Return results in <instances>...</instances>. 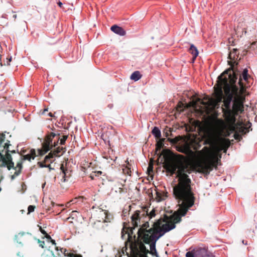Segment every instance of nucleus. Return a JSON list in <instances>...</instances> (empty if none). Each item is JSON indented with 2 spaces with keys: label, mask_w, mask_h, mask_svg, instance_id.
I'll return each instance as SVG.
<instances>
[{
  "label": "nucleus",
  "mask_w": 257,
  "mask_h": 257,
  "mask_svg": "<svg viewBox=\"0 0 257 257\" xmlns=\"http://www.w3.org/2000/svg\"><path fill=\"white\" fill-rule=\"evenodd\" d=\"M180 167L178 171V184L173 188V194L180 204L178 212H175L170 217L166 224H171L179 223L181 217L186 215L188 209L194 204L195 196L191 186V180L185 173L187 171V166L180 162ZM166 220L167 219L165 218Z\"/></svg>",
  "instance_id": "f257e3e1"
},
{
  "label": "nucleus",
  "mask_w": 257,
  "mask_h": 257,
  "mask_svg": "<svg viewBox=\"0 0 257 257\" xmlns=\"http://www.w3.org/2000/svg\"><path fill=\"white\" fill-rule=\"evenodd\" d=\"M205 145H209L210 147H204L198 153L201 156V160H198L193 163V166L198 168V171L206 175H208L214 168L217 169V165L221 157V155L218 157V146L226 149L230 145L228 139H224L219 137L212 132L208 133L205 138Z\"/></svg>",
  "instance_id": "f03ea898"
},
{
  "label": "nucleus",
  "mask_w": 257,
  "mask_h": 257,
  "mask_svg": "<svg viewBox=\"0 0 257 257\" xmlns=\"http://www.w3.org/2000/svg\"><path fill=\"white\" fill-rule=\"evenodd\" d=\"M221 74L217 78V83L214 87V99L212 100L214 105H218L223 102L225 108H222L224 117L232 116L230 103L234 97L238 93V87L235 85L237 78L235 75H229L228 77H223Z\"/></svg>",
  "instance_id": "7ed1b4c3"
},
{
  "label": "nucleus",
  "mask_w": 257,
  "mask_h": 257,
  "mask_svg": "<svg viewBox=\"0 0 257 257\" xmlns=\"http://www.w3.org/2000/svg\"><path fill=\"white\" fill-rule=\"evenodd\" d=\"M177 150L185 154L187 156L180 154H176L175 155L174 159L166 158L171 153L170 151L168 149L163 150L162 152L159 153L158 155L159 157L163 155L164 157L165 158L163 167L166 170L167 172L170 173L171 175L174 174H176V177L178 178V171L180 165V162H181L183 165L185 164L187 166V171H185V173L186 175L188 176L187 174H190L191 172V169L189 166L190 161L195 157V152L191 149L188 145L181 146L178 148Z\"/></svg>",
  "instance_id": "20e7f679"
},
{
  "label": "nucleus",
  "mask_w": 257,
  "mask_h": 257,
  "mask_svg": "<svg viewBox=\"0 0 257 257\" xmlns=\"http://www.w3.org/2000/svg\"><path fill=\"white\" fill-rule=\"evenodd\" d=\"M166 222L165 219L160 218L153 223L151 227H150L149 222H146L139 230L144 233L148 234L149 236L151 237L154 236L155 239L158 240L166 232L176 227V225L166 224Z\"/></svg>",
  "instance_id": "39448f33"
},
{
  "label": "nucleus",
  "mask_w": 257,
  "mask_h": 257,
  "mask_svg": "<svg viewBox=\"0 0 257 257\" xmlns=\"http://www.w3.org/2000/svg\"><path fill=\"white\" fill-rule=\"evenodd\" d=\"M148 214V207H144L141 210H136L131 216V224L132 226L124 227L122 230V233L124 231L125 228H126L125 233L127 234L128 238L132 237L134 234L133 230L138 226L140 227L138 230L142 228L143 225L146 222H149L145 216Z\"/></svg>",
  "instance_id": "423d86ee"
},
{
  "label": "nucleus",
  "mask_w": 257,
  "mask_h": 257,
  "mask_svg": "<svg viewBox=\"0 0 257 257\" xmlns=\"http://www.w3.org/2000/svg\"><path fill=\"white\" fill-rule=\"evenodd\" d=\"M5 134H0V168L7 167L9 170L13 167L14 162L10 154H9L10 141L5 142Z\"/></svg>",
  "instance_id": "0eeeda50"
},
{
  "label": "nucleus",
  "mask_w": 257,
  "mask_h": 257,
  "mask_svg": "<svg viewBox=\"0 0 257 257\" xmlns=\"http://www.w3.org/2000/svg\"><path fill=\"white\" fill-rule=\"evenodd\" d=\"M60 135L58 132L47 134L42 144V148L38 150V155L43 156L53 147L57 146L60 140Z\"/></svg>",
  "instance_id": "6e6552de"
},
{
  "label": "nucleus",
  "mask_w": 257,
  "mask_h": 257,
  "mask_svg": "<svg viewBox=\"0 0 257 257\" xmlns=\"http://www.w3.org/2000/svg\"><path fill=\"white\" fill-rule=\"evenodd\" d=\"M238 57L239 53L238 52V50L237 49H233L232 51L230 52L228 55V58L230 60L228 62V64L230 66V67L226 70L221 74H224L223 77L226 76L228 77V75L231 74L232 75H235V77L237 78L238 71L237 69L234 68V66L238 64V63L236 61L238 59Z\"/></svg>",
  "instance_id": "1a4fd4ad"
},
{
  "label": "nucleus",
  "mask_w": 257,
  "mask_h": 257,
  "mask_svg": "<svg viewBox=\"0 0 257 257\" xmlns=\"http://www.w3.org/2000/svg\"><path fill=\"white\" fill-rule=\"evenodd\" d=\"M137 234L139 239H141L146 244L150 245V250H149V253L155 255L156 257H159L156 249V244L157 240L155 239L154 236L151 237L149 236L148 234L144 233L140 230H138Z\"/></svg>",
  "instance_id": "9d476101"
},
{
  "label": "nucleus",
  "mask_w": 257,
  "mask_h": 257,
  "mask_svg": "<svg viewBox=\"0 0 257 257\" xmlns=\"http://www.w3.org/2000/svg\"><path fill=\"white\" fill-rule=\"evenodd\" d=\"M244 97L238 95L234 97L233 101L232 108L231 109L232 111V116L235 117L239 114L242 113L244 111L243 103L244 101Z\"/></svg>",
  "instance_id": "9b49d317"
},
{
  "label": "nucleus",
  "mask_w": 257,
  "mask_h": 257,
  "mask_svg": "<svg viewBox=\"0 0 257 257\" xmlns=\"http://www.w3.org/2000/svg\"><path fill=\"white\" fill-rule=\"evenodd\" d=\"M207 255V251L204 248H198L186 253V257H206Z\"/></svg>",
  "instance_id": "f8f14e48"
},
{
  "label": "nucleus",
  "mask_w": 257,
  "mask_h": 257,
  "mask_svg": "<svg viewBox=\"0 0 257 257\" xmlns=\"http://www.w3.org/2000/svg\"><path fill=\"white\" fill-rule=\"evenodd\" d=\"M228 129L232 132H236L239 122L236 123V117L232 116L224 117Z\"/></svg>",
  "instance_id": "ddd939ff"
},
{
  "label": "nucleus",
  "mask_w": 257,
  "mask_h": 257,
  "mask_svg": "<svg viewBox=\"0 0 257 257\" xmlns=\"http://www.w3.org/2000/svg\"><path fill=\"white\" fill-rule=\"evenodd\" d=\"M144 243H145L140 239L138 241L139 251L133 257H148L147 254L149 252V250L146 248Z\"/></svg>",
  "instance_id": "4468645a"
},
{
  "label": "nucleus",
  "mask_w": 257,
  "mask_h": 257,
  "mask_svg": "<svg viewBox=\"0 0 257 257\" xmlns=\"http://www.w3.org/2000/svg\"><path fill=\"white\" fill-rule=\"evenodd\" d=\"M32 236L31 233L28 232H20L15 236V239L20 244L27 242Z\"/></svg>",
  "instance_id": "2eb2a0df"
},
{
  "label": "nucleus",
  "mask_w": 257,
  "mask_h": 257,
  "mask_svg": "<svg viewBox=\"0 0 257 257\" xmlns=\"http://www.w3.org/2000/svg\"><path fill=\"white\" fill-rule=\"evenodd\" d=\"M36 156L35 149H31L30 152L27 155H21V158L22 160H28L31 161L32 159L34 160Z\"/></svg>",
  "instance_id": "dca6fc26"
},
{
  "label": "nucleus",
  "mask_w": 257,
  "mask_h": 257,
  "mask_svg": "<svg viewBox=\"0 0 257 257\" xmlns=\"http://www.w3.org/2000/svg\"><path fill=\"white\" fill-rule=\"evenodd\" d=\"M110 30L114 33L120 36H124L126 33L125 30L122 28L115 25L111 26Z\"/></svg>",
  "instance_id": "f3484780"
},
{
  "label": "nucleus",
  "mask_w": 257,
  "mask_h": 257,
  "mask_svg": "<svg viewBox=\"0 0 257 257\" xmlns=\"http://www.w3.org/2000/svg\"><path fill=\"white\" fill-rule=\"evenodd\" d=\"M60 251L62 254H63L65 256L68 257H82V255L80 254L74 253L69 252L68 250L65 248H60Z\"/></svg>",
  "instance_id": "a211bd4d"
},
{
  "label": "nucleus",
  "mask_w": 257,
  "mask_h": 257,
  "mask_svg": "<svg viewBox=\"0 0 257 257\" xmlns=\"http://www.w3.org/2000/svg\"><path fill=\"white\" fill-rule=\"evenodd\" d=\"M60 169L63 174L61 181L62 182H65L66 180V178L67 177H69L70 176V173L69 172L67 168L64 167L63 164H61Z\"/></svg>",
  "instance_id": "6ab92c4d"
},
{
  "label": "nucleus",
  "mask_w": 257,
  "mask_h": 257,
  "mask_svg": "<svg viewBox=\"0 0 257 257\" xmlns=\"http://www.w3.org/2000/svg\"><path fill=\"white\" fill-rule=\"evenodd\" d=\"M65 152V148L63 147H58L56 150L51 151L50 152L53 153L54 157H60Z\"/></svg>",
  "instance_id": "aec40b11"
},
{
  "label": "nucleus",
  "mask_w": 257,
  "mask_h": 257,
  "mask_svg": "<svg viewBox=\"0 0 257 257\" xmlns=\"http://www.w3.org/2000/svg\"><path fill=\"white\" fill-rule=\"evenodd\" d=\"M189 52L192 55V61L194 62L198 56V51L196 47L194 45L192 44L189 49Z\"/></svg>",
  "instance_id": "412c9836"
},
{
  "label": "nucleus",
  "mask_w": 257,
  "mask_h": 257,
  "mask_svg": "<svg viewBox=\"0 0 257 257\" xmlns=\"http://www.w3.org/2000/svg\"><path fill=\"white\" fill-rule=\"evenodd\" d=\"M248 128V127L247 126H242L241 123L239 122L236 131L241 135H244L249 132Z\"/></svg>",
  "instance_id": "4be33fe9"
},
{
  "label": "nucleus",
  "mask_w": 257,
  "mask_h": 257,
  "mask_svg": "<svg viewBox=\"0 0 257 257\" xmlns=\"http://www.w3.org/2000/svg\"><path fill=\"white\" fill-rule=\"evenodd\" d=\"M142 77V75L139 71H136L132 73L131 79L135 81H138Z\"/></svg>",
  "instance_id": "5701e85b"
},
{
  "label": "nucleus",
  "mask_w": 257,
  "mask_h": 257,
  "mask_svg": "<svg viewBox=\"0 0 257 257\" xmlns=\"http://www.w3.org/2000/svg\"><path fill=\"white\" fill-rule=\"evenodd\" d=\"M152 134L155 136L156 139H159L161 137V133L160 130L158 127H154L152 131Z\"/></svg>",
  "instance_id": "b1692460"
},
{
  "label": "nucleus",
  "mask_w": 257,
  "mask_h": 257,
  "mask_svg": "<svg viewBox=\"0 0 257 257\" xmlns=\"http://www.w3.org/2000/svg\"><path fill=\"white\" fill-rule=\"evenodd\" d=\"M54 158V155L52 153H50L48 155H47L44 158V163H52L54 160L53 158Z\"/></svg>",
  "instance_id": "393cba45"
},
{
  "label": "nucleus",
  "mask_w": 257,
  "mask_h": 257,
  "mask_svg": "<svg viewBox=\"0 0 257 257\" xmlns=\"http://www.w3.org/2000/svg\"><path fill=\"white\" fill-rule=\"evenodd\" d=\"M23 160H22V159L20 158V160L17 163V165L16 167L14 166V164L13 165V167H12V169H15L16 170H20V173H21L22 169L23 168Z\"/></svg>",
  "instance_id": "a878e982"
},
{
  "label": "nucleus",
  "mask_w": 257,
  "mask_h": 257,
  "mask_svg": "<svg viewBox=\"0 0 257 257\" xmlns=\"http://www.w3.org/2000/svg\"><path fill=\"white\" fill-rule=\"evenodd\" d=\"M156 215V210L155 209H153L151 212L149 213L148 212V214L145 216V218H146L147 220L148 219V221L150 220L151 218L155 217Z\"/></svg>",
  "instance_id": "bb28decb"
},
{
  "label": "nucleus",
  "mask_w": 257,
  "mask_h": 257,
  "mask_svg": "<svg viewBox=\"0 0 257 257\" xmlns=\"http://www.w3.org/2000/svg\"><path fill=\"white\" fill-rule=\"evenodd\" d=\"M101 212H102V213L104 216V219H103V221L104 222H108V221H109V217H110V215L108 213V211L105 210H102L101 211Z\"/></svg>",
  "instance_id": "cd10ccee"
},
{
  "label": "nucleus",
  "mask_w": 257,
  "mask_h": 257,
  "mask_svg": "<svg viewBox=\"0 0 257 257\" xmlns=\"http://www.w3.org/2000/svg\"><path fill=\"white\" fill-rule=\"evenodd\" d=\"M242 77L243 79L245 81H247L248 78L250 77V76L248 74V70L246 68H245L242 73L241 76L240 77Z\"/></svg>",
  "instance_id": "c85d7f7f"
},
{
  "label": "nucleus",
  "mask_w": 257,
  "mask_h": 257,
  "mask_svg": "<svg viewBox=\"0 0 257 257\" xmlns=\"http://www.w3.org/2000/svg\"><path fill=\"white\" fill-rule=\"evenodd\" d=\"M238 83L240 86V93L242 94L245 91V87L243 85L241 76L239 77Z\"/></svg>",
  "instance_id": "c756f323"
},
{
  "label": "nucleus",
  "mask_w": 257,
  "mask_h": 257,
  "mask_svg": "<svg viewBox=\"0 0 257 257\" xmlns=\"http://www.w3.org/2000/svg\"><path fill=\"white\" fill-rule=\"evenodd\" d=\"M164 144L162 142L157 141L156 144V153L161 150V149L164 147Z\"/></svg>",
  "instance_id": "7c9ffc66"
},
{
  "label": "nucleus",
  "mask_w": 257,
  "mask_h": 257,
  "mask_svg": "<svg viewBox=\"0 0 257 257\" xmlns=\"http://www.w3.org/2000/svg\"><path fill=\"white\" fill-rule=\"evenodd\" d=\"M122 172L124 174L128 175L130 176L131 175V168L127 166H125L124 168L122 169Z\"/></svg>",
  "instance_id": "2f4dec72"
},
{
  "label": "nucleus",
  "mask_w": 257,
  "mask_h": 257,
  "mask_svg": "<svg viewBox=\"0 0 257 257\" xmlns=\"http://www.w3.org/2000/svg\"><path fill=\"white\" fill-rule=\"evenodd\" d=\"M233 137L236 140H238L239 141L242 139V137L241 135L239 133H238L237 131H236V132H235Z\"/></svg>",
  "instance_id": "473e14b6"
},
{
  "label": "nucleus",
  "mask_w": 257,
  "mask_h": 257,
  "mask_svg": "<svg viewBox=\"0 0 257 257\" xmlns=\"http://www.w3.org/2000/svg\"><path fill=\"white\" fill-rule=\"evenodd\" d=\"M46 164L44 163V161L38 162V165L40 168L50 167V164L47 165Z\"/></svg>",
  "instance_id": "72a5a7b5"
},
{
  "label": "nucleus",
  "mask_w": 257,
  "mask_h": 257,
  "mask_svg": "<svg viewBox=\"0 0 257 257\" xmlns=\"http://www.w3.org/2000/svg\"><path fill=\"white\" fill-rule=\"evenodd\" d=\"M68 138V136L67 135H64L62 137V138L61 139H60L59 141H60V144L62 145H64L65 143V141Z\"/></svg>",
  "instance_id": "f704fd0d"
},
{
  "label": "nucleus",
  "mask_w": 257,
  "mask_h": 257,
  "mask_svg": "<svg viewBox=\"0 0 257 257\" xmlns=\"http://www.w3.org/2000/svg\"><path fill=\"white\" fill-rule=\"evenodd\" d=\"M157 199L159 201L164 199V198L162 195V193L156 191Z\"/></svg>",
  "instance_id": "c9c22d12"
},
{
  "label": "nucleus",
  "mask_w": 257,
  "mask_h": 257,
  "mask_svg": "<svg viewBox=\"0 0 257 257\" xmlns=\"http://www.w3.org/2000/svg\"><path fill=\"white\" fill-rule=\"evenodd\" d=\"M20 170H16L15 172L14 173V175H12L11 177V180H14L16 177L18 176H19L20 174Z\"/></svg>",
  "instance_id": "e433bc0d"
},
{
  "label": "nucleus",
  "mask_w": 257,
  "mask_h": 257,
  "mask_svg": "<svg viewBox=\"0 0 257 257\" xmlns=\"http://www.w3.org/2000/svg\"><path fill=\"white\" fill-rule=\"evenodd\" d=\"M147 171L149 174L153 172V163H151V162L149 163Z\"/></svg>",
  "instance_id": "4c0bfd02"
},
{
  "label": "nucleus",
  "mask_w": 257,
  "mask_h": 257,
  "mask_svg": "<svg viewBox=\"0 0 257 257\" xmlns=\"http://www.w3.org/2000/svg\"><path fill=\"white\" fill-rule=\"evenodd\" d=\"M35 206L34 205H30L28 208V214H29L34 211Z\"/></svg>",
  "instance_id": "58836bf2"
},
{
  "label": "nucleus",
  "mask_w": 257,
  "mask_h": 257,
  "mask_svg": "<svg viewBox=\"0 0 257 257\" xmlns=\"http://www.w3.org/2000/svg\"><path fill=\"white\" fill-rule=\"evenodd\" d=\"M168 141H169L171 143L174 144L177 143V142L179 141L178 139L177 138H174V139L168 138Z\"/></svg>",
  "instance_id": "ea45409f"
},
{
  "label": "nucleus",
  "mask_w": 257,
  "mask_h": 257,
  "mask_svg": "<svg viewBox=\"0 0 257 257\" xmlns=\"http://www.w3.org/2000/svg\"><path fill=\"white\" fill-rule=\"evenodd\" d=\"M38 242L40 246H41L42 248H44L45 245V242L44 241H41L40 239H38Z\"/></svg>",
  "instance_id": "a19ab883"
},
{
  "label": "nucleus",
  "mask_w": 257,
  "mask_h": 257,
  "mask_svg": "<svg viewBox=\"0 0 257 257\" xmlns=\"http://www.w3.org/2000/svg\"><path fill=\"white\" fill-rule=\"evenodd\" d=\"M49 241L51 242L52 243V244L55 245L56 250L58 251L59 250L58 247L56 245V243L55 242V241L52 238Z\"/></svg>",
  "instance_id": "79ce46f5"
},
{
  "label": "nucleus",
  "mask_w": 257,
  "mask_h": 257,
  "mask_svg": "<svg viewBox=\"0 0 257 257\" xmlns=\"http://www.w3.org/2000/svg\"><path fill=\"white\" fill-rule=\"evenodd\" d=\"M183 105V104L180 102L177 105V109L178 110V111H181V108L182 107Z\"/></svg>",
  "instance_id": "37998d69"
},
{
  "label": "nucleus",
  "mask_w": 257,
  "mask_h": 257,
  "mask_svg": "<svg viewBox=\"0 0 257 257\" xmlns=\"http://www.w3.org/2000/svg\"><path fill=\"white\" fill-rule=\"evenodd\" d=\"M76 199V198H75L74 200H72L70 202H68L67 203L66 206L67 207H69V206H70L71 204H73V203H75L76 202V201H75Z\"/></svg>",
  "instance_id": "c03bdc74"
},
{
  "label": "nucleus",
  "mask_w": 257,
  "mask_h": 257,
  "mask_svg": "<svg viewBox=\"0 0 257 257\" xmlns=\"http://www.w3.org/2000/svg\"><path fill=\"white\" fill-rule=\"evenodd\" d=\"M38 226L39 227V230H40V231H41V232L42 234H44V235H45V234H46V233H47V232H46V231H45V230H44L42 228V227H41V226Z\"/></svg>",
  "instance_id": "a18cd8bd"
},
{
  "label": "nucleus",
  "mask_w": 257,
  "mask_h": 257,
  "mask_svg": "<svg viewBox=\"0 0 257 257\" xmlns=\"http://www.w3.org/2000/svg\"><path fill=\"white\" fill-rule=\"evenodd\" d=\"M45 237H46L49 241L52 239L50 235H49L47 233L45 234Z\"/></svg>",
  "instance_id": "49530a36"
},
{
  "label": "nucleus",
  "mask_w": 257,
  "mask_h": 257,
  "mask_svg": "<svg viewBox=\"0 0 257 257\" xmlns=\"http://www.w3.org/2000/svg\"><path fill=\"white\" fill-rule=\"evenodd\" d=\"M7 60H8V61L7 62V64L6 65H10V62L12 60V58L11 57L10 58H7Z\"/></svg>",
  "instance_id": "de8ad7c7"
},
{
  "label": "nucleus",
  "mask_w": 257,
  "mask_h": 257,
  "mask_svg": "<svg viewBox=\"0 0 257 257\" xmlns=\"http://www.w3.org/2000/svg\"><path fill=\"white\" fill-rule=\"evenodd\" d=\"M58 5L60 7H62L63 5L62 3L60 1L58 3Z\"/></svg>",
  "instance_id": "09e8293b"
},
{
  "label": "nucleus",
  "mask_w": 257,
  "mask_h": 257,
  "mask_svg": "<svg viewBox=\"0 0 257 257\" xmlns=\"http://www.w3.org/2000/svg\"><path fill=\"white\" fill-rule=\"evenodd\" d=\"M17 16L16 14H14L13 15V18L14 20H16V19H17Z\"/></svg>",
  "instance_id": "8fccbe9b"
},
{
  "label": "nucleus",
  "mask_w": 257,
  "mask_h": 257,
  "mask_svg": "<svg viewBox=\"0 0 257 257\" xmlns=\"http://www.w3.org/2000/svg\"><path fill=\"white\" fill-rule=\"evenodd\" d=\"M165 140V139L164 138V139H160V140H159V141L162 142L163 143V144H164Z\"/></svg>",
  "instance_id": "3c124183"
},
{
  "label": "nucleus",
  "mask_w": 257,
  "mask_h": 257,
  "mask_svg": "<svg viewBox=\"0 0 257 257\" xmlns=\"http://www.w3.org/2000/svg\"><path fill=\"white\" fill-rule=\"evenodd\" d=\"M9 154H10V152L11 153H16V151L15 150H12V151H11L9 150Z\"/></svg>",
  "instance_id": "603ef678"
},
{
  "label": "nucleus",
  "mask_w": 257,
  "mask_h": 257,
  "mask_svg": "<svg viewBox=\"0 0 257 257\" xmlns=\"http://www.w3.org/2000/svg\"><path fill=\"white\" fill-rule=\"evenodd\" d=\"M49 115L50 116H51V117H53V114H52L51 112H50V113H49Z\"/></svg>",
  "instance_id": "864d4df0"
},
{
  "label": "nucleus",
  "mask_w": 257,
  "mask_h": 257,
  "mask_svg": "<svg viewBox=\"0 0 257 257\" xmlns=\"http://www.w3.org/2000/svg\"><path fill=\"white\" fill-rule=\"evenodd\" d=\"M243 55H245L246 53H247V51L246 50H244L243 51Z\"/></svg>",
  "instance_id": "5fc2aeb1"
},
{
  "label": "nucleus",
  "mask_w": 257,
  "mask_h": 257,
  "mask_svg": "<svg viewBox=\"0 0 257 257\" xmlns=\"http://www.w3.org/2000/svg\"><path fill=\"white\" fill-rule=\"evenodd\" d=\"M256 43V42H253L251 43V45H255V44Z\"/></svg>",
  "instance_id": "6e6d98bb"
},
{
  "label": "nucleus",
  "mask_w": 257,
  "mask_h": 257,
  "mask_svg": "<svg viewBox=\"0 0 257 257\" xmlns=\"http://www.w3.org/2000/svg\"><path fill=\"white\" fill-rule=\"evenodd\" d=\"M168 135H169V133L167 132L166 133V137H167L168 136Z\"/></svg>",
  "instance_id": "4d7b16f0"
},
{
  "label": "nucleus",
  "mask_w": 257,
  "mask_h": 257,
  "mask_svg": "<svg viewBox=\"0 0 257 257\" xmlns=\"http://www.w3.org/2000/svg\"><path fill=\"white\" fill-rule=\"evenodd\" d=\"M47 168H49L50 170L52 169V168L51 167V165H50V167H47Z\"/></svg>",
  "instance_id": "13d9d810"
},
{
  "label": "nucleus",
  "mask_w": 257,
  "mask_h": 257,
  "mask_svg": "<svg viewBox=\"0 0 257 257\" xmlns=\"http://www.w3.org/2000/svg\"><path fill=\"white\" fill-rule=\"evenodd\" d=\"M242 243H243V244H247V243H246V242H245L244 240H243V241H242Z\"/></svg>",
  "instance_id": "bf43d9fd"
},
{
  "label": "nucleus",
  "mask_w": 257,
  "mask_h": 257,
  "mask_svg": "<svg viewBox=\"0 0 257 257\" xmlns=\"http://www.w3.org/2000/svg\"><path fill=\"white\" fill-rule=\"evenodd\" d=\"M43 257H54V256H44Z\"/></svg>",
  "instance_id": "052dcab7"
},
{
  "label": "nucleus",
  "mask_w": 257,
  "mask_h": 257,
  "mask_svg": "<svg viewBox=\"0 0 257 257\" xmlns=\"http://www.w3.org/2000/svg\"><path fill=\"white\" fill-rule=\"evenodd\" d=\"M103 158L108 159V157L107 156H103Z\"/></svg>",
  "instance_id": "680f3d73"
},
{
  "label": "nucleus",
  "mask_w": 257,
  "mask_h": 257,
  "mask_svg": "<svg viewBox=\"0 0 257 257\" xmlns=\"http://www.w3.org/2000/svg\"><path fill=\"white\" fill-rule=\"evenodd\" d=\"M57 254L58 256H61V254L59 252H58Z\"/></svg>",
  "instance_id": "e2e57ef3"
},
{
  "label": "nucleus",
  "mask_w": 257,
  "mask_h": 257,
  "mask_svg": "<svg viewBox=\"0 0 257 257\" xmlns=\"http://www.w3.org/2000/svg\"><path fill=\"white\" fill-rule=\"evenodd\" d=\"M26 152V150H23V153H25Z\"/></svg>",
  "instance_id": "0e129e2a"
},
{
  "label": "nucleus",
  "mask_w": 257,
  "mask_h": 257,
  "mask_svg": "<svg viewBox=\"0 0 257 257\" xmlns=\"http://www.w3.org/2000/svg\"><path fill=\"white\" fill-rule=\"evenodd\" d=\"M48 111V109H44V111Z\"/></svg>",
  "instance_id": "69168bd1"
},
{
  "label": "nucleus",
  "mask_w": 257,
  "mask_h": 257,
  "mask_svg": "<svg viewBox=\"0 0 257 257\" xmlns=\"http://www.w3.org/2000/svg\"><path fill=\"white\" fill-rule=\"evenodd\" d=\"M249 127H250L251 126V123H249Z\"/></svg>",
  "instance_id": "338daca9"
},
{
  "label": "nucleus",
  "mask_w": 257,
  "mask_h": 257,
  "mask_svg": "<svg viewBox=\"0 0 257 257\" xmlns=\"http://www.w3.org/2000/svg\"><path fill=\"white\" fill-rule=\"evenodd\" d=\"M101 174V172H98V174Z\"/></svg>",
  "instance_id": "774afa93"
}]
</instances>
